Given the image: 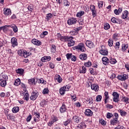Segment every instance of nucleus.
Here are the masks:
<instances>
[{
    "instance_id": "1",
    "label": "nucleus",
    "mask_w": 129,
    "mask_h": 129,
    "mask_svg": "<svg viewBox=\"0 0 129 129\" xmlns=\"http://www.w3.org/2000/svg\"><path fill=\"white\" fill-rule=\"evenodd\" d=\"M74 50H77V51H81V52H85L86 51V48L84 46V44L81 43L78 45L74 46Z\"/></svg>"
},
{
    "instance_id": "2",
    "label": "nucleus",
    "mask_w": 129,
    "mask_h": 129,
    "mask_svg": "<svg viewBox=\"0 0 129 129\" xmlns=\"http://www.w3.org/2000/svg\"><path fill=\"white\" fill-rule=\"evenodd\" d=\"M8 76L7 75H3L2 78L0 79V85L2 87H5L7 85V81H8Z\"/></svg>"
},
{
    "instance_id": "3",
    "label": "nucleus",
    "mask_w": 129,
    "mask_h": 129,
    "mask_svg": "<svg viewBox=\"0 0 129 129\" xmlns=\"http://www.w3.org/2000/svg\"><path fill=\"white\" fill-rule=\"evenodd\" d=\"M112 96L114 102H118L119 101V94L117 93V92H114Z\"/></svg>"
},
{
    "instance_id": "4",
    "label": "nucleus",
    "mask_w": 129,
    "mask_h": 129,
    "mask_svg": "<svg viewBox=\"0 0 129 129\" xmlns=\"http://www.w3.org/2000/svg\"><path fill=\"white\" fill-rule=\"evenodd\" d=\"M68 46L69 47H72V46H74L75 45V42L73 40V37L72 36H70L69 39H68Z\"/></svg>"
},
{
    "instance_id": "5",
    "label": "nucleus",
    "mask_w": 129,
    "mask_h": 129,
    "mask_svg": "<svg viewBox=\"0 0 129 129\" xmlns=\"http://www.w3.org/2000/svg\"><path fill=\"white\" fill-rule=\"evenodd\" d=\"M38 95H39V93L38 92L33 91L30 98L31 100H36Z\"/></svg>"
},
{
    "instance_id": "6",
    "label": "nucleus",
    "mask_w": 129,
    "mask_h": 129,
    "mask_svg": "<svg viewBox=\"0 0 129 129\" xmlns=\"http://www.w3.org/2000/svg\"><path fill=\"white\" fill-rule=\"evenodd\" d=\"M90 10L92 12V15L93 18L96 17V10H95V6L94 5H90Z\"/></svg>"
},
{
    "instance_id": "7",
    "label": "nucleus",
    "mask_w": 129,
    "mask_h": 129,
    "mask_svg": "<svg viewBox=\"0 0 129 129\" xmlns=\"http://www.w3.org/2000/svg\"><path fill=\"white\" fill-rule=\"evenodd\" d=\"M3 12H4V14L6 17L11 16V14H12V11H11V9L7 8H5L4 9Z\"/></svg>"
},
{
    "instance_id": "8",
    "label": "nucleus",
    "mask_w": 129,
    "mask_h": 129,
    "mask_svg": "<svg viewBox=\"0 0 129 129\" xmlns=\"http://www.w3.org/2000/svg\"><path fill=\"white\" fill-rule=\"evenodd\" d=\"M77 22V20H76V18H71V19L68 20V24L69 25H75Z\"/></svg>"
},
{
    "instance_id": "9",
    "label": "nucleus",
    "mask_w": 129,
    "mask_h": 129,
    "mask_svg": "<svg viewBox=\"0 0 129 129\" xmlns=\"http://www.w3.org/2000/svg\"><path fill=\"white\" fill-rule=\"evenodd\" d=\"M57 120H58V118H57V117L56 116L52 117L51 119V121H49L48 123V125H49V126H51V125H52V124H53L54 122H56Z\"/></svg>"
},
{
    "instance_id": "10",
    "label": "nucleus",
    "mask_w": 129,
    "mask_h": 129,
    "mask_svg": "<svg viewBox=\"0 0 129 129\" xmlns=\"http://www.w3.org/2000/svg\"><path fill=\"white\" fill-rule=\"evenodd\" d=\"M86 46H87V47H88L90 49H91V48H93V47H94V44H93V42H92V41H91L89 40H87L86 42Z\"/></svg>"
},
{
    "instance_id": "11",
    "label": "nucleus",
    "mask_w": 129,
    "mask_h": 129,
    "mask_svg": "<svg viewBox=\"0 0 129 129\" xmlns=\"http://www.w3.org/2000/svg\"><path fill=\"white\" fill-rule=\"evenodd\" d=\"M102 61L104 65H108V63H109V59L105 56L102 58Z\"/></svg>"
},
{
    "instance_id": "12",
    "label": "nucleus",
    "mask_w": 129,
    "mask_h": 129,
    "mask_svg": "<svg viewBox=\"0 0 129 129\" xmlns=\"http://www.w3.org/2000/svg\"><path fill=\"white\" fill-rule=\"evenodd\" d=\"M91 89H92V90H95L96 92H97V91L99 90V87L98 86V85H96V84L91 85Z\"/></svg>"
},
{
    "instance_id": "13",
    "label": "nucleus",
    "mask_w": 129,
    "mask_h": 129,
    "mask_svg": "<svg viewBox=\"0 0 129 129\" xmlns=\"http://www.w3.org/2000/svg\"><path fill=\"white\" fill-rule=\"evenodd\" d=\"M117 78L121 81H124V80H126V75H118Z\"/></svg>"
},
{
    "instance_id": "14",
    "label": "nucleus",
    "mask_w": 129,
    "mask_h": 129,
    "mask_svg": "<svg viewBox=\"0 0 129 129\" xmlns=\"http://www.w3.org/2000/svg\"><path fill=\"white\" fill-rule=\"evenodd\" d=\"M31 43L34 44V45H36V46H40L42 44V42L40 41V40H38L37 39H32L31 40Z\"/></svg>"
},
{
    "instance_id": "15",
    "label": "nucleus",
    "mask_w": 129,
    "mask_h": 129,
    "mask_svg": "<svg viewBox=\"0 0 129 129\" xmlns=\"http://www.w3.org/2000/svg\"><path fill=\"white\" fill-rule=\"evenodd\" d=\"M11 44H12V47H15L16 46H18V42L16 38L13 37L11 39Z\"/></svg>"
},
{
    "instance_id": "16",
    "label": "nucleus",
    "mask_w": 129,
    "mask_h": 129,
    "mask_svg": "<svg viewBox=\"0 0 129 129\" xmlns=\"http://www.w3.org/2000/svg\"><path fill=\"white\" fill-rule=\"evenodd\" d=\"M85 114L87 116H92V115L93 114V112H92L91 110L87 109L86 110L85 112Z\"/></svg>"
},
{
    "instance_id": "17",
    "label": "nucleus",
    "mask_w": 129,
    "mask_h": 129,
    "mask_svg": "<svg viewBox=\"0 0 129 129\" xmlns=\"http://www.w3.org/2000/svg\"><path fill=\"white\" fill-rule=\"evenodd\" d=\"M60 112L61 113H63L65 112L67 110V108H66V106L65 105V104H62V106L60 107Z\"/></svg>"
},
{
    "instance_id": "18",
    "label": "nucleus",
    "mask_w": 129,
    "mask_h": 129,
    "mask_svg": "<svg viewBox=\"0 0 129 129\" xmlns=\"http://www.w3.org/2000/svg\"><path fill=\"white\" fill-rule=\"evenodd\" d=\"M80 59L84 61L87 59V54L86 53H82L79 55Z\"/></svg>"
},
{
    "instance_id": "19",
    "label": "nucleus",
    "mask_w": 129,
    "mask_h": 129,
    "mask_svg": "<svg viewBox=\"0 0 129 129\" xmlns=\"http://www.w3.org/2000/svg\"><path fill=\"white\" fill-rule=\"evenodd\" d=\"M54 80L57 81L58 83H61L62 82V78H61L60 75H56L54 77Z\"/></svg>"
},
{
    "instance_id": "20",
    "label": "nucleus",
    "mask_w": 129,
    "mask_h": 129,
    "mask_svg": "<svg viewBox=\"0 0 129 129\" xmlns=\"http://www.w3.org/2000/svg\"><path fill=\"white\" fill-rule=\"evenodd\" d=\"M99 53L101 55H103V56H106L108 54V51L106 49H101L99 50Z\"/></svg>"
},
{
    "instance_id": "21",
    "label": "nucleus",
    "mask_w": 129,
    "mask_h": 129,
    "mask_svg": "<svg viewBox=\"0 0 129 129\" xmlns=\"http://www.w3.org/2000/svg\"><path fill=\"white\" fill-rule=\"evenodd\" d=\"M28 83L30 85H36L37 83L34 78H31L28 80Z\"/></svg>"
},
{
    "instance_id": "22",
    "label": "nucleus",
    "mask_w": 129,
    "mask_h": 129,
    "mask_svg": "<svg viewBox=\"0 0 129 129\" xmlns=\"http://www.w3.org/2000/svg\"><path fill=\"white\" fill-rule=\"evenodd\" d=\"M10 27L13 29L14 33H18V27H17L16 24H12L11 25H10Z\"/></svg>"
},
{
    "instance_id": "23",
    "label": "nucleus",
    "mask_w": 129,
    "mask_h": 129,
    "mask_svg": "<svg viewBox=\"0 0 129 129\" xmlns=\"http://www.w3.org/2000/svg\"><path fill=\"white\" fill-rule=\"evenodd\" d=\"M73 119L75 122H77V123H78V122L81 121V118L78 116H74L73 118Z\"/></svg>"
},
{
    "instance_id": "24",
    "label": "nucleus",
    "mask_w": 129,
    "mask_h": 129,
    "mask_svg": "<svg viewBox=\"0 0 129 129\" xmlns=\"http://www.w3.org/2000/svg\"><path fill=\"white\" fill-rule=\"evenodd\" d=\"M128 16V11H125L122 13L121 18H122V19H123L124 20V19H126Z\"/></svg>"
},
{
    "instance_id": "25",
    "label": "nucleus",
    "mask_w": 129,
    "mask_h": 129,
    "mask_svg": "<svg viewBox=\"0 0 129 129\" xmlns=\"http://www.w3.org/2000/svg\"><path fill=\"white\" fill-rule=\"evenodd\" d=\"M86 102L87 104L91 105V104H92V103H93V99L92 98H87L86 100Z\"/></svg>"
},
{
    "instance_id": "26",
    "label": "nucleus",
    "mask_w": 129,
    "mask_h": 129,
    "mask_svg": "<svg viewBox=\"0 0 129 129\" xmlns=\"http://www.w3.org/2000/svg\"><path fill=\"white\" fill-rule=\"evenodd\" d=\"M118 122V120L117 119H115V118L110 120V123L112 125H115Z\"/></svg>"
},
{
    "instance_id": "27",
    "label": "nucleus",
    "mask_w": 129,
    "mask_h": 129,
    "mask_svg": "<svg viewBox=\"0 0 129 129\" xmlns=\"http://www.w3.org/2000/svg\"><path fill=\"white\" fill-rule=\"evenodd\" d=\"M24 71H25L23 69H18L16 70V73L20 74V75H23L24 74Z\"/></svg>"
},
{
    "instance_id": "28",
    "label": "nucleus",
    "mask_w": 129,
    "mask_h": 129,
    "mask_svg": "<svg viewBox=\"0 0 129 129\" xmlns=\"http://www.w3.org/2000/svg\"><path fill=\"white\" fill-rule=\"evenodd\" d=\"M69 37L70 36H61V37H60V41H62V42H67L68 41V39H69Z\"/></svg>"
},
{
    "instance_id": "29",
    "label": "nucleus",
    "mask_w": 129,
    "mask_h": 129,
    "mask_svg": "<svg viewBox=\"0 0 129 129\" xmlns=\"http://www.w3.org/2000/svg\"><path fill=\"white\" fill-rule=\"evenodd\" d=\"M24 98L25 99V100H26V101H29V93H28V91H25L24 92Z\"/></svg>"
},
{
    "instance_id": "30",
    "label": "nucleus",
    "mask_w": 129,
    "mask_h": 129,
    "mask_svg": "<svg viewBox=\"0 0 129 129\" xmlns=\"http://www.w3.org/2000/svg\"><path fill=\"white\" fill-rule=\"evenodd\" d=\"M78 127L80 128H85L86 127V124L84 122H81L79 125Z\"/></svg>"
},
{
    "instance_id": "31",
    "label": "nucleus",
    "mask_w": 129,
    "mask_h": 129,
    "mask_svg": "<svg viewBox=\"0 0 129 129\" xmlns=\"http://www.w3.org/2000/svg\"><path fill=\"white\" fill-rule=\"evenodd\" d=\"M80 73H83V74L86 73V68H85L84 66L82 67V68L80 69Z\"/></svg>"
},
{
    "instance_id": "32",
    "label": "nucleus",
    "mask_w": 129,
    "mask_h": 129,
    "mask_svg": "<svg viewBox=\"0 0 129 129\" xmlns=\"http://www.w3.org/2000/svg\"><path fill=\"white\" fill-rule=\"evenodd\" d=\"M19 110L20 108L18 106L14 107L12 109V111L13 113H17V112H19Z\"/></svg>"
},
{
    "instance_id": "33",
    "label": "nucleus",
    "mask_w": 129,
    "mask_h": 129,
    "mask_svg": "<svg viewBox=\"0 0 129 129\" xmlns=\"http://www.w3.org/2000/svg\"><path fill=\"white\" fill-rule=\"evenodd\" d=\"M64 87H62L60 88L59 89V93L61 94V95H63L65 94V91H66V90H65Z\"/></svg>"
},
{
    "instance_id": "34",
    "label": "nucleus",
    "mask_w": 129,
    "mask_h": 129,
    "mask_svg": "<svg viewBox=\"0 0 129 129\" xmlns=\"http://www.w3.org/2000/svg\"><path fill=\"white\" fill-rule=\"evenodd\" d=\"M128 48V45L126 44H123L122 45V52H124L125 50H126Z\"/></svg>"
},
{
    "instance_id": "35",
    "label": "nucleus",
    "mask_w": 129,
    "mask_h": 129,
    "mask_svg": "<svg viewBox=\"0 0 129 129\" xmlns=\"http://www.w3.org/2000/svg\"><path fill=\"white\" fill-rule=\"evenodd\" d=\"M21 84V80L20 79H17L15 81L14 85L16 86H19Z\"/></svg>"
},
{
    "instance_id": "36",
    "label": "nucleus",
    "mask_w": 129,
    "mask_h": 129,
    "mask_svg": "<svg viewBox=\"0 0 129 129\" xmlns=\"http://www.w3.org/2000/svg\"><path fill=\"white\" fill-rule=\"evenodd\" d=\"M83 15H84V11H80L77 13V14L76 15V17L77 18H80L81 17H82V16H83Z\"/></svg>"
},
{
    "instance_id": "37",
    "label": "nucleus",
    "mask_w": 129,
    "mask_h": 129,
    "mask_svg": "<svg viewBox=\"0 0 129 129\" xmlns=\"http://www.w3.org/2000/svg\"><path fill=\"white\" fill-rule=\"evenodd\" d=\"M122 101L125 103H129V98L126 97H122Z\"/></svg>"
},
{
    "instance_id": "38",
    "label": "nucleus",
    "mask_w": 129,
    "mask_h": 129,
    "mask_svg": "<svg viewBox=\"0 0 129 129\" xmlns=\"http://www.w3.org/2000/svg\"><path fill=\"white\" fill-rule=\"evenodd\" d=\"M109 63L110 64H115V63H116V59H115V58H111L109 59Z\"/></svg>"
},
{
    "instance_id": "39",
    "label": "nucleus",
    "mask_w": 129,
    "mask_h": 129,
    "mask_svg": "<svg viewBox=\"0 0 129 129\" xmlns=\"http://www.w3.org/2000/svg\"><path fill=\"white\" fill-rule=\"evenodd\" d=\"M52 17H53V15L51 13H48L46 15L45 19L47 21H49V20H50Z\"/></svg>"
},
{
    "instance_id": "40",
    "label": "nucleus",
    "mask_w": 129,
    "mask_h": 129,
    "mask_svg": "<svg viewBox=\"0 0 129 129\" xmlns=\"http://www.w3.org/2000/svg\"><path fill=\"white\" fill-rule=\"evenodd\" d=\"M104 29L106 30H109V29H110V25H109V24L105 23L104 24Z\"/></svg>"
},
{
    "instance_id": "41",
    "label": "nucleus",
    "mask_w": 129,
    "mask_h": 129,
    "mask_svg": "<svg viewBox=\"0 0 129 129\" xmlns=\"http://www.w3.org/2000/svg\"><path fill=\"white\" fill-rule=\"evenodd\" d=\"M118 112H120L121 116H125V115H126V112L123 110H118Z\"/></svg>"
},
{
    "instance_id": "42",
    "label": "nucleus",
    "mask_w": 129,
    "mask_h": 129,
    "mask_svg": "<svg viewBox=\"0 0 129 129\" xmlns=\"http://www.w3.org/2000/svg\"><path fill=\"white\" fill-rule=\"evenodd\" d=\"M71 122V119H69L63 122V124L65 126H67Z\"/></svg>"
},
{
    "instance_id": "43",
    "label": "nucleus",
    "mask_w": 129,
    "mask_h": 129,
    "mask_svg": "<svg viewBox=\"0 0 129 129\" xmlns=\"http://www.w3.org/2000/svg\"><path fill=\"white\" fill-rule=\"evenodd\" d=\"M109 47L113 46V40L112 39H109L108 41Z\"/></svg>"
},
{
    "instance_id": "44",
    "label": "nucleus",
    "mask_w": 129,
    "mask_h": 129,
    "mask_svg": "<svg viewBox=\"0 0 129 129\" xmlns=\"http://www.w3.org/2000/svg\"><path fill=\"white\" fill-rule=\"evenodd\" d=\"M48 35V32L45 31L43 32L41 34H40V37L41 38H44L45 36H47Z\"/></svg>"
},
{
    "instance_id": "45",
    "label": "nucleus",
    "mask_w": 129,
    "mask_h": 129,
    "mask_svg": "<svg viewBox=\"0 0 129 129\" xmlns=\"http://www.w3.org/2000/svg\"><path fill=\"white\" fill-rule=\"evenodd\" d=\"M9 28H10V25H5L4 26L3 31L6 33L9 30Z\"/></svg>"
},
{
    "instance_id": "46",
    "label": "nucleus",
    "mask_w": 129,
    "mask_h": 129,
    "mask_svg": "<svg viewBox=\"0 0 129 129\" xmlns=\"http://www.w3.org/2000/svg\"><path fill=\"white\" fill-rule=\"evenodd\" d=\"M43 94H48L49 93V89L48 88H45L42 91Z\"/></svg>"
},
{
    "instance_id": "47",
    "label": "nucleus",
    "mask_w": 129,
    "mask_h": 129,
    "mask_svg": "<svg viewBox=\"0 0 129 129\" xmlns=\"http://www.w3.org/2000/svg\"><path fill=\"white\" fill-rule=\"evenodd\" d=\"M51 51L52 53H55L56 52V46H55V45L52 44L51 45Z\"/></svg>"
},
{
    "instance_id": "48",
    "label": "nucleus",
    "mask_w": 129,
    "mask_h": 129,
    "mask_svg": "<svg viewBox=\"0 0 129 129\" xmlns=\"http://www.w3.org/2000/svg\"><path fill=\"white\" fill-rule=\"evenodd\" d=\"M64 6L66 7H69L70 6V2H68L67 0L63 1Z\"/></svg>"
},
{
    "instance_id": "49",
    "label": "nucleus",
    "mask_w": 129,
    "mask_h": 129,
    "mask_svg": "<svg viewBox=\"0 0 129 129\" xmlns=\"http://www.w3.org/2000/svg\"><path fill=\"white\" fill-rule=\"evenodd\" d=\"M119 46H120V43H119V42H117L115 43V49L116 50H118V49H119Z\"/></svg>"
},
{
    "instance_id": "50",
    "label": "nucleus",
    "mask_w": 129,
    "mask_h": 129,
    "mask_svg": "<svg viewBox=\"0 0 129 129\" xmlns=\"http://www.w3.org/2000/svg\"><path fill=\"white\" fill-rule=\"evenodd\" d=\"M84 65L86 67H90V66H91L92 65V64L91 63V62L90 61H89L87 62H85Z\"/></svg>"
},
{
    "instance_id": "51",
    "label": "nucleus",
    "mask_w": 129,
    "mask_h": 129,
    "mask_svg": "<svg viewBox=\"0 0 129 129\" xmlns=\"http://www.w3.org/2000/svg\"><path fill=\"white\" fill-rule=\"evenodd\" d=\"M98 5L99 9H101V8H102V6H103V2L99 1Z\"/></svg>"
},
{
    "instance_id": "52",
    "label": "nucleus",
    "mask_w": 129,
    "mask_h": 129,
    "mask_svg": "<svg viewBox=\"0 0 129 129\" xmlns=\"http://www.w3.org/2000/svg\"><path fill=\"white\" fill-rule=\"evenodd\" d=\"M47 104V101L43 100L41 103L40 105L41 106H44V105H46Z\"/></svg>"
},
{
    "instance_id": "53",
    "label": "nucleus",
    "mask_w": 129,
    "mask_h": 129,
    "mask_svg": "<svg viewBox=\"0 0 129 129\" xmlns=\"http://www.w3.org/2000/svg\"><path fill=\"white\" fill-rule=\"evenodd\" d=\"M27 9L30 12H32L33 10H34V8L33 7V6L32 5H29Z\"/></svg>"
},
{
    "instance_id": "54",
    "label": "nucleus",
    "mask_w": 129,
    "mask_h": 129,
    "mask_svg": "<svg viewBox=\"0 0 129 129\" xmlns=\"http://www.w3.org/2000/svg\"><path fill=\"white\" fill-rule=\"evenodd\" d=\"M31 119H32V115L30 114L29 116H27V118H26V121L27 122H29L31 121Z\"/></svg>"
},
{
    "instance_id": "55",
    "label": "nucleus",
    "mask_w": 129,
    "mask_h": 129,
    "mask_svg": "<svg viewBox=\"0 0 129 129\" xmlns=\"http://www.w3.org/2000/svg\"><path fill=\"white\" fill-rule=\"evenodd\" d=\"M107 118H111V117H112V116H113V115L112 114V113L108 112L107 113Z\"/></svg>"
},
{
    "instance_id": "56",
    "label": "nucleus",
    "mask_w": 129,
    "mask_h": 129,
    "mask_svg": "<svg viewBox=\"0 0 129 129\" xmlns=\"http://www.w3.org/2000/svg\"><path fill=\"white\" fill-rule=\"evenodd\" d=\"M96 100L97 101H101V99L102 98V97L101 96V95H99L96 97Z\"/></svg>"
},
{
    "instance_id": "57",
    "label": "nucleus",
    "mask_w": 129,
    "mask_h": 129,
    "mask_svg": "<svg viewBox=\"0 0 129 129\" xmlns=\"http://www.w3.org/2000/svg\"><path fill=\"white\" fill-rule=\"evenodd\" d=\"M66 57L68 60H70V59H71V57H72V53H67L66 54Z\"/></svg>"
},
{
    "instance_id": "58",
    "label": "nucleus",
    "mask_w": 129,
    "mask_h": 129,
    "mask_svg": "<svg viewBox=\"0 0 129 129\" xmlns=\"http://www.w3.org/2000/svg\"><path fill=\"white\" fill-rule=\"evenodd\" d=\"M37 82L38 83H42V84H45V82H44V80L38 79H37Z\"/></svg>"
},
{
    "instance_id": "59",
    "label": "nucleus",
    "mask_w": 129,
    "mask_h": 129,
    "mask_svg": "<svg viewBox=\"0 0 129 129\" xmlns=\"http://www.w3.org/2000/svg\"><path fill=\"white\" fill-rule=\"evenodd\" d=\"M111 21L112 22V23H114L115 24H118V22H117V21H116V18H115L114 17L111 18Z\"/></svg>"
},
{
    "instance_id": "60",
    "label": "nucleus",
    "mask_w": 129,
    "mask_h": 129,
    "mask_svg": "<svg viewBox=\"0 0 129 129\" xmlns=\"http://www.w3.org/2000/svg\"><path fill=\"white\" fill-rule=\"evenodd\" d=\"M71 99L72 100H74V101H76L77 98L76 97V95H71Z\"/></svg>"
},
{
    "instance_id": "61",
    "label": "nucleus",
    "mask_w": 129,
    "mask_h": 129,
    "mask_svg": "<svg viewBox=\"0 0 129 129\" xmlns=\"http://www.w3.org/2000/svg\"><path fill=\"white\" fill-rule=\"evenodd\" d=\"M99 122L100 123H101L102 125H105V124H106V122L104 120L101 119L99 121Z\"/></svg>"
},
{
    "instance_id": "62",
    "label": "nucleus",
    "mask_w": 129,
    "mask_h": 129,
    "mask_svg": "<svg viewBox=\"0 0 129 129\" xmlns=\"http://www.w3.org/2000/svg\"><path fill=\"white\" fill-rule=\"evenodd\" d=\"M81 29H82L81 27L77 28L76 30L73 32V33H74L73 35H76V33L77 32H78V31H80V30H81Z\"/></svg>"
},
{
    "instance_id": "63",
    "label": "nucleus",
    "mask_w": 129,
    "mask_h": 129,
    "mask_svg": "<svg viewBox=\"0 0 129 129\" xmlns=\"http://www.w3.org/2000/svg\"><path fill=\"white\" fill-rule=\"evenodd\" d=\"M63 88H64L66 91H69V89H70V86L67 85L66 86H63Z\"/></svg>"
},
{
    "instance_id": "64",
    "label": "nucleus",
    "mask_w": 129,
    "mask_h": 129,
    "mask_svg": "<svg viewBox=\"0 0 129 129\" xmlns=\"http://www.w3.org/2000/svg\"><path fill=\"white\" fill-rule=\"evenodd\" d=\"M34 115L36 116L37 118H40V113L39 112H34Z\"/></svg>"
}]
</instances>
